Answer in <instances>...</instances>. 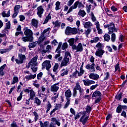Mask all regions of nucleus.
Returning <instances> with one entry per match:
<instances>
[{
    "label": "nucleus",
    "mask_w": 127,
    "mask_h": 127,
    "mask_svg": "<svg viewBox=\"0 0 127 127\" xmlns=\"http://www.w3.org/2000/svg\"><path fill=\"white\" fill-rule=\"evenodd\" d=\"M71 59V54L69 52H65L64 57L61 64V67H65L68 66L69 62Z\"/></svg>",
    "instance_id": "nucleus-1"
},
{
    "label": "nucleus",
    "mask_w": 127,
    "mask_h": 127,
    "mask_svg": "<svg viewBox=\"0 0 127 127\" xmlns=\"http://www.w3.org/2000/svg\"><path fill=\"white\" fill-rule=\"evenodd\" d=\"M24 34L26 36L28 37L30 40H33V33L32 31L28 27L24 28Z\"/></svg>",
    "instance_id": "nucleus-2"
},
{
    "label": "nucleus",
    "mask_w": 127,
    "mask_h": 127,
    "mask_svg": "<svg viewBox=\"0 0 127 127\" xmlns=\"http://www.w3.org/2000/svg\"><path fill=\"white\" fill-rule=\"evenodd\" d=\"M77 7H78L79 8L83 7V4L81 2H79V1H76L74 4L69 8L67 11V13H70V12L73 11V9H76Z\"/></svg>",
    "instance_id": "nucleus-3"
},
{
    "label": "nucleus",
    "mask_w": 127,
    "mask_h": 127,
    "mask_svg": "<svg viewBox=\"0 0 127 127\" xmlns=\"http://www.w3.org/2000/svg\"><path fill=\"white\" fill-rule=\"evenodd\" d=\"M105 28H108L109 30V34H112L113 32H117V28L115 27L114 23H111L110 24H107L104 26Z\"/></svg>",
    "instance_id": "nucleus-4"
},
{
    "label": "nucleus",
    "mask_w": 127,
    "mask_h": 127,
    "mask_svg": "<svg viewBox=\"0 0 127 127\" xmlns=\"http://www.w3.org/2000/svg\"><path fill=\"white\" fill-rule=\"evenodd\" d=\"M38 59V56H36L33 57L29 62L28 65L26 66V68H30V66H37V60Z\"/></svg>",
    "instance_id": "nucleus-5"
},
{
    "label": "nucleus",
    "mask_w": 127,
    "mask_h": 127,
    "mask_svg": "<svg viewBox=\"0 0 127 127\" xmlns=\"http://www.w3.org/2000/svg\"><path fill=\"white\" fill-rule=\"evenodd\" d=\"M72 49L73 50H76V52H82L83 51V45L82 43H78L77 46L73 45L72 47Z\"/></svg>",
    "instance_id": "nucleus-6"
},
{
    "label": "nucleus",
    "mask_w": 127,
    "mask_h": 127,
    "mask_svg": "<svg viewBox=\"0 0 127 127\" xmlns=\"http://www.w3.org/2000/svg\"><path fill=\"white\" fill-rule=\"evenodd\" d=\"M82 115H83V116H81L79 120V122L82 123V125H85L88 121V119H89V116H86L85 111L83 112Z\"/></svg>",
    "instance_id": "nucleus-7"
},
{
    "label": "nucleus",
    "mask_w": 127,
    "mask_h": 127,
    "mask_svg": "<svg viewBox=\"0 0 127 127\" xmlns=\"http://www.w3.org/2000/svg\"><path fill=\"white\" fill-rule=\"evenodd\" d=\"M19 59H15V62L17 64H22L23 63V61L25 60L26 57L25 55L22 54H18Z\"/></svg>",
    "instance_id": "nucleus-8"
},
{
    "label": "nucleus",
    "mask_w": 127,
    "mask_h": 127,
    "mask_svg": "<svg viewBox=\"0 0 127 127\" xmlns=\"http://www.w3.org/2000/svg\"><path fill=\"white\" fill-rule=\"evenodd\" d=\"M73 90H75V91H77V90H78L80 93V97H82V96L84 95V89L81 88V86L80 85L79 82H77L76 83L75 86Z\"/></svg>",
    "instance_id": "nucleus-9"
},
{
    "label": "nucleus",
    "mask_w": 127,
    "mask_h": 127,
    "mask_svg": "<svg viewBox=\"0 0 127 127\" xmlns=\"http://www.w3.org/2000/svg\"><path fill=\"white\" fill-rule=\"evenodd\" d=\"M43 13H44V8H43V6L40 5L38 6L37 8V14L40 18L42 17V14H43Z\"/></svg>",
    "instance_id": "nucleus-10"
},
{
    "label": "nucleus",
    "mask_w": 127,
    "mask_h": 127,
    "mask_svg": "<svg viewBox=\"0 0 127 127\" xmlns=\"http://www.w3.org/2000/svg\"><path fill=\"white\" fill-rule=\"evenodd\" d=\"M42 65L43 68H44V69H45L46 68L47 71H48V70H49V69L51 68V64L50 63V61H44L42 63Z\"/></svg>",
    "instance_id": "nucleus-11"
},
{
    "label": "nucleus",
    "mask_w": 127,
    "mask_h": 127,
    "mask_svg": "<svg viewBox=\"0 0 127 127\" xmlns=\"http://www.w3.org/2000/svg\"><path fill=\"white\" fill-rule=\"evenodd\" d=\"M85 68L87 70H89L90 72H95L96 70L95 69V63H92L91 64H87L85 66Z\"/></svg>",
    "instance_id": "nucleus-12"
},
{
    "label": "nucleus",
    "mask_w": 127,
    "mask_h": 127,
    "mask_svg": "<svg viewBox=\"0 0 127 127\" xmlns=\"http://www.w3.org/2000/svg\"><path fill=\"white\" fill-rule=\"evenodd\" d=\"M59 82L57 83H55L51 86V92H53V93H56L58 90H59Z\"/></svg>",
    "instance_id": "nucleus-13"
},
{
    "label": "nucleus",
    "mask_w": 127,
    "mask_h": 127,
    "mask_svg": "<svg viewBox=\"0 0 127 127\" xmlns=\"http://www.w3.org/2000/svg\"><path fill=\"white\" fill-rule=\"evenodd\" d=\"M82 81L85 86H91L92 84H95L96 83L94 80H91L90 79H83Z\"/></svg>",
    "instance_id": "nucleus-14"
},
{
    "label": "nucleus",
    "mask_w": 127,
    "mask_h": 127,
    "mask_svg": "<svg viewBox=\"0 0 127 127\" xmlns=\"http://www.w3.org/2000/svg\"><path fill=\"white\" fill-rule=\"evenodd\" d=\"M46 90V88H45V86H42L41 87V90H38V95L39 97H41V98H43L44 97V94H43V92H44Z\"/></svg>",
    "instance_id": "nucleus-15"
},
{
    "label": "nucleus",
    "mask_w": 127,
    "mask_h": 127,
    "mask_svg": "<svg viewBox=\"0 0 127 127\" xmlns=\"http://www.w3.org/2000/svg\"><path fill=\"white\" fill-rule=\"evenodd\" d=\"M105 53V52L103 49H98L97 51L95 52V55L96 56H97L98 57H100V58H102V56L104 55V54Z\"/></svg>",
    "instance_id": "nucleus-16"
},
{
    "label": "nucleus",
    "mask_w": 127,
    "mask_h": 127,
    "mask_svg": "<svg viewBox=\"0 0 127 127\" xmlns=\"http://www.w3.org/2000/svg\"><path fill=\"white\" fill-rule=\"evenodd\" d=\"M95 25L96 26V29L97 30L98 34H102L103 33V30L100 28V22L98 21L95 22Z\"/></svg>",
    "instance_id": "nucleus-17"
},
{
    "label": "nucleus",
    "mask_w": 127,
    "mask_h": 127,
    "mask_svg": "<svg viewBox=\"0 0 127 127\" xmlns=\"http://www.w3.org/2000/svg\"><path fill=\"white\" fill-rule=\"evenodd\" d=\"M84 28L88 29L91 28L93 26V23L90 21L85 22L83 24Z\"/></svg>",
    "instance_id": "nucleus-18"
},
{
    "label": "nucleus",
    "mask_w": 127,
    "mask_h": 127,
    "mask_svg": "<svg viewBox=\"0 0 127 127\" xmlns=\"http://www.w3.org/2000/svg\"><path fill=\"white\" fill-rule=\"evenodd\" d=\"M57 53H58V54H56L55 56V59H57L58 58V61L59 62H61V61H62V59L63 58L62 57H60V56H61V51H58L57 52Z\"/></svg>",
    "instance_id": "nucleus-19"
},
{
    "label": "nucleus",
    "mask_w": 127,
    "mask_h": 127,
    "mask_svg": "<svg viewBox=\"0 0 127 127\" xmlns=\"http://www.w3.org/2000/svg\"><path fill=\"white\" fill-rule=\"evenodd\" d=\"M89 78L92 80H98L99 79V75L97 73H91L89 75Z\"/></svg>",
    "instance_id": "nucleus-20"
},
{
    "label": "nucleus",
    "mask_w": 127,
    "mask_h": 127,
    "mask_svg": "<svg viewBox=\"0 0 127 127\" xmlns=\"http://www.w3.org/2000/svg\"><path fill=\"white\" fill-rule=\"evenodd\" d=\"M32 26H34L35 28L38 27V20L36 19H33L31 21Z\"/></svg>",
    "instance_id": "nucleus-21"
},
{
    "label": "nucleus",
    "mask_w": 127,
    "mask_h": 127,
    "mask_svg": "<svg viewBox=\"0 0 127 127\" xmlns=\"http://www.w3.org/2000/svg\"><path fill=\"white\" fill-rule=\"evenodd\" d=\"M71 96L72 93L71 92V90L70 89H68L65 92V97L66 99H71L70 98H71Z\"/></svg>",
    "instance_id": "nucleus-22"
},
{
    "label": "nucleus",
    "mask_w": 127,
    "mask_h": 127,
    "mask_svg": "<svg viewBox=\"0 0 127 127\" xmlns=\"http://www.w3.org/2000/svg\"><path fill=\"white\" fill-rule=\"evenodd\" d=\"M25 79H26V80H32V79H35V78H36V74H30V75H28L25 76Z\"/></svg>",
    "instance_id": "nucleus-23"
},
{
    "label": "nucleus",
    "mask_w": 127,
    "mask_h": 127,
    "mask_svg": "<svg viewBox=\"0 0 127 127\" xmlns=\"http://www.w3.org/2000/svg\"><path fill=\"white\" fill-rule=\"evenodd\" d=\"M101 96L102 93H101V92L99 91H95L92 95V97H94L95 98H100V97H101Z\"/></svg>",
    "instance_id": "nucleus-24"
},
{
    "label": "nucleus",
    "mask_w": 127,
    "mask_h": 127,
    "mask_svg": "<svg viewBox=\"0 0 127 127\" xmlns=\"http://www.w3.org/2000/svg\"><path fill=\"white\" fill-rule=\"evenodd\" d=\"M78 74L79 71L76 70L71 75H70L69 77L70 78H71V79L74 78H78V77H80V76L78 75Z\"/></svg>",
    "instance_id": "nucleus-25"
},
{
    "label": "nucleus",
    "mask_w": 127,
    "mask_h": 127,
    "mask_svg": "<svg viewBox=\"0 0 127 127\" xmlns=\"http://www.w3.org/2000/svg\"><path fill=\"white\" fill-rule=\"evenodd\" d=\"M1 15L3 17H9L10 16V10H9L7 11V13H6L5 11H3L1 13Z\"/></svg>",
    "instance_id": "nucleus-26"
},
{
    "label": "nucleus",
    "mask_w": 127,
    "mask_h": 127,
    "mask_svg": "<svg viewBox=\"0 0 127 127\" xmlns=\"http://www.w3.org/2000/svg\"><path fill=\"white\" fill-rule=\"evenodd\" d=\"M6 67V64H4L0 67V76L4 75V72H3V70L4 68Z\"/></svg>",
    "instance_id": "nucleus-27"
},
{
    "label": "nucleus",
    "mask_w": 127,
    "mask_h": 127,
    "mask_svg": "<svg viewBox=\"0 0 127 127\" xmlns=\"http://www.w3.org/2000/svg\"><path fill=\"white\" fill-rule=\"evenodd\" d=\"M40 125L41 127H47L49 125V122L46 121L45 122H42V121H40Z\"/></svg>",
    "instance_id": "nucleus-28"
},
{
    "label": "nucleus",
    "mask_w": 127,
    "mask_h": 127,
    "mask_svg": "<svg viewBox=\"0 0 127 127\" xmlns=\"http://www.w3.org/2000/svg\"><path fill=\"white\" fill-rule=\"evenodd\" d=\"M65 75H68V70L67 69H63L61 71V76L62 77L65 76Z\"/></svg>",
    "instance_id": "nucleus-29"
},
{
    "label": "nucleus",
    "mask_w": 127,
    "mask_h": 127,
    "mask_svg": "<svg viewBox=\"0 0 127 127\" xmlns=\"http://www.w3.org/2000/svg\"><path fill=\"white\" fill-rule=\"evenodd\" d=\"M71 31H72V28L71 27H67L65 29V34L66 35H70L71 34Z\"/></svg>",
    "instance_id": "nucleus-30"
},
{
    "label": "nucleus",
    "mask_w": 127,
    "mask_h": 127,
    "mask_svg": "<svg viewBox=\"0 0 127 127\" xmlns=\"http://www.w3.org/2000/svg\"><path fill=\"white\" fill-rule=\"evenodd\" d=\"M56 7L55 9L56 10H59L60 9H61V2L60 1H58L56 2L55 4Z\"/></svg>",
    "instance_id": "nucleus-31"
},
{
    "label": "nucleus",
    "mask_w": 127,
    "mask_h": 127,
    "mask_svg": "<svg viewBox=\"0 0 127 127\" xmlns=\"http://www.w3.org/2000/svg\"><path fill=\"white\" fill-rule=\"evenodd\" d=\"M34 103V104H36L37 106H40V105H41V101H40L39 98H38L37 97L35 98Z\"/></svg>",
    "instance_id": "nucleus-32"
},
{
    "label": "nucleus",
    "mask_w": 127,
    "mask_h": 127,
    "mask_svg": "<svg viewBox=\"0 0 127 127\" xmlns=\"http://www.w3.org/2000/svg\"><path fill=\"white\" fill-rule=\"evenodd\" d=\"M18 83V77L17 76H14L11 82V85H14V84Z\"/></svg>",
    "instance_id": "nucleus-33"
},
{
    "label": "nucleus",
    "mask_w": 127,
    "mask_h": 127,
    "mask_svg": "<svg viewBox=\"0 0 127 127\" xmlns=\"http://www.w3.org/2000/svg\"><path fill=\"white\" fill-rule=\"evenodd\" d=\"M34 97H35V92L33 91V89H31L30 91V99L33 100Z\"/></svg>",
    "instance_id": "nucleus-34"
},
{
    "label": "nucleus",
    "mask_w": 127,
    "mask_h": 127,
    "mask_svg": "<svg viewBox=\"0 0 127 127\" xmlns=\"http://www.w3.org/2000/svg\"><path fill=\"white\" fill-rule=\"evenodd\" d=\"M45 39V36H44V35L42 33H41V36H40L39 38V43H42V42H43L44 41V40Z\"/></svg>",
    "instance_id": "nucleus-35"
},
{
    "label": "nucleus",
    "mask_w": 127,
    "mask_h": 127,
    "mask_svg": "<svg viewBox=\"0 0 127 127\" xmlns=\"http://www.w3.org/2000/svg\"><path fill=\"white\" fill-rule=\"evenodd\" d=\"M78 15L80 17H84L86 15V12L84 10H80L78 13Z\"/></svg>",
    "instance_id": "nucleus-36"
},
{
    "label": "nucleus",
    "mask_w": 127,
    "mask_h": 127,
    "mask_svg": "<svg viewBox=\"0 0 127 127\" xmlns=\"http://www.w3.org/2000/svg\"><path fill=\"white\" fill-rule=\"evenodd\" d=\"M52 122H53V123H55V124L57 125L58 127H60V125H61L60 122L59 121H58L57 119H56V118H53L52 119Z\"/></svg>",
    "instance_id": "nucleus-37"
},
{
    "label": "nucleus",
    "mask_w": 127,
    "mask_h": 127,
    "mask_svg": "<svg viewBox=\"0 0 127 127\" xmlns=\"http://www.w3.org/2000/svg\"><path fill=\"white\" fill-rule=\"evenodd\" d=\"M22 41H24V42H26L27 41H29L30 42H32V41H33V40L29 39V38H28V37L26 36L25 37H23L22 38Z\"/></svg>",
    "instance_id": "nucleus-38"
},
{
    "label": "nucleus",
    "mask_w": 127,
    "mask_h": 127,
    "mask_svg": "<svg viewBox=\"0 0 127 127\" xmlns=\"http://www.w3.org/2000/svg\"><path fill=\"white\" fill-rule=\"evenodd\" d=\"M110 72H104V81L109 80V78H110Z\"/></svg>",
    "instance_id": "nucleus-39"
},
{
    "label": "nucleus",
    "mask_w": 127,
    "mask_h": 127,
    "mask_svg": "<svg viewBox=\"0 0 127 127\" xmlns=\"http://www.w3.org/2000/svg\"><path fill=\"white\" fill-rule=\"evenodd\" d=\"M99 40H100V38L96 37L93 38V39L90 41V42L91 43H97V42H99Z\"/></svg>",
    "instance_id": "nucleus-40"
},
{
    "label": "nucleus",
    "mask_w": 127,
    "mask_h": 127,
    "mask_svg": "<svg viewBox=\"0 0 127 127\" xmlns=\"http://www.w3.org/2000/svg\"><path fill=\"white\" fill-rule=\"evenodd\" d=\"M51 18H52L51 15H50V14H49L46 17V19L44 21V22L43 23V24H45L47 23V22H48V21L51 19Z\"/></svg>",
    "instance_id": "nucleus-41"
},
{
    "label": "nucleus",
    "mask_w": 127,
    "mask_h": 127,
    "mask_svg": "<svg viewBox=\"0 0 127 127\" xmlns=\"http://www.w3.org/2000/svg\"><path fill=\"white\" fill-rule=\"evenodd\" d=\"M68 42L69 43L70 46H72L73 47L74 45V43L75 42V39L74 38H71L68 40Z\"/></svg>",
    "instance_id": "nucleus-42"
},
{
    "label": "nucleus",
    "mask_w": 127,
    "mask_h": 127,
    "mask_svg": "<svg viewBox=\"0 0 127 127\" xmlns=\"http://www.w3.org/2000/svg\"><path fill=\"white\" fill-rule=\"evenodd\" d=\"M91 18L93 22H97V18L95 16V15H94V13L93 12H91Z\"/></svg>",
    "instance_id": "nucleus-43"
},
{
    "label": "nucleus",
    "mask_w": 127,
    "mask_h": 127,
    "mask_svg": "<svg viewBox=\"0 0 127 127\" xmlns=\"http://www.w3.org/2000/svg\"><path fill=\"white\" fill-rule=\"evenodd\" d=\"M84 73H85V70H84L83 68H82V67L80 68L79 72L78 71V75L79 76H81L82 75H83Z\"/></svg>",
    "instance_id": "nucleus-44"
},
{
    "label": "nucleus",
    "mask_w": 127,
    "mask_h": 127,
    "mask_svg": "<svg viewBox=\"0 0 127 127\" xmlns=\"http://www.w3.org/2000/svg\"><path fill=\"white\" fill-rule=\"evenodd\" d=\"M50 28H48L46 29H45L43 31V32L42 33V34H45V33H47L48 35H49V34L50 33Z\"/></svg>",
    "instance_id": "nucleus-45"
},
{
    "label": "nucleus",
    "mask_w": 127,
    "mask_h": 127,
    "mask_svg": "<svg viewBox=\"0 0 127 127\" xmlns=\"http://www.w3.org/2000/svg\"><path fill=\"white\" fill-rule=\"evenodd\" d=\"M78 33V29L76 28H71V34H77Z\"/></svg>",
    "instance_id": "nucleus-46"
},
{
    "label": "nucleus",
    "mask_w": 127,
    "mask_h": 127,
    "mask_svg": "<svg viewBox=\"0 0 127 127\" xmlns=\"http://www.w3.org/2000/svg\"><path fill=\"white\" fill-rule=\"evenodd\" d=\"M104 38L105 41H110V36L108 34H105V35L104 36Z\"/></svg>",
    "instance_id": "nucleus-47"
},
{
    "label": "nucleus",
    "mask_w": 127,
    "mask_h": 127,
    "mask_svg": "<svg viewBox=\"0 0 127 127\" xmlns=\"http://www.w3.org/2000/svg\"><path fill=\"white\" fill-rule=\"evenodd\" d=\"M91 111H92V107L88 105L86 108V112L88 113V114H90V113H91Z\"/></svg>",
    "instance_id": "nucleus-48"
},
{
    "label": "nucleus",
    "mask_w": 127,
    "mask_h": 127,
    "mask_svg": "<svg viewBox=\"0 0 127 127\" xmlns=\"http://www.w3.org/2000/svg\"><path fill=\"white\" fill-rule=\"evenodd\" d=\"M6 52H9V50H7V49L0 50V54H3L4 53H6Z\"/></svg>",
    "instance_id": "nucleus-49"
},
{
    "label": "nucleus",
    "mask_w": 127,
    "mask_h": 127,
    "mask_svg": "<svg viewBox=\"0 0 127 127\" xmlns=\"http://www.w3.org/2000/svg\"><path fill=\"white\" fill-rule=\"evenodd\" d=\"M91 31H92L91 28H88L87 30H85V34H86V36H88V35L91 33Z\"/></svg>",
    "instance_id": "nucleus-50"
},
{
    "label": "nucleus",
    "mask_w": 127,
    "mask_h": 127,
    "mask_svg": "<svg viewBox=\"0 0 127 127\" xmlns=\"http://www.w3.org/2000/svg\"><path fill=\"white\" fill-rule=\"evenodd\" d=\"M67 100V102L65 104V105H64V109H67V108H68V107H69V105H70V101L71 100V99H66Z\"/></svg>",
    "instance_id": "nucleus-51"
},
{
    "label": "nucleus",
    "mask_w": 127,
    "mask_h": 127,
    "mask_svg": "<svg viewBox=\"0 0 127 127\" xmlns=\"http://www.w3.org/2000/svg\"><path fill=\"white\" fill-rule=\"evenodd\" d=\"M52 108V105H51V104L50 103H48V105L47 106V110H46V113H48L49 111H50V109Z\"/></svg>",
    "instance_id": "nucleus-52"
},
{
    "label": "nucleus",
    "mask_w": 127,
    "mask_h": 127,
    "mask_svg": "<svg viewBox=\"0 0 127 127\" xmlns=\"http://www.w3.org/2000/svg\"><path fill=\"white\" fill-rule=\"evenodd\" d=\"M122 106L121 105H119L118 106V107L116 109V112L120 114L122 112Z\"/></svg>",
    "instance_id": "nucleus-53"
},
{
    "label": "nucleus",
    "mask_w": 127,
    "mask_h": 127,
    "mask_svg": "<svg viewBox=\"0 0 127 127\" xmlns=\"http://www.w3.org/2000/svg\"><path fill=\"white\" fill-rule=\"evenodd\" d=\"M43 75V73H42V72H40L39 74H38L37 75V80H41Z\"/></svg>",
    "instance_id": "nucleus-54"
},
{
    "label": "nucleus",
    "mask_w": 127,
    "mask_h": 127,
    "mask_svg": "<svg viewBox=\"0 0 127 127\" xmlns=\"http://www.w3.org/2000/svg\"><path fill=\"white\" fill-rule=\"evenodd\" d=\"M58 67H59V65L58 64H55L53 68L54 72H55L57 71V70H58Z\"/></svg>",
    "instance_id": "nucleus-55"
},
{
    "label": "nucleus",
    "mask_w": 127,
    "mask_h": 127,
    "mask_svg": "<svg viewBox=\"0 0 127 127\" xmlns=\"http://www.w3.org/2000/svg\"><path fill=\"white\" fill-rule=\"evenodd\" d=\"M33 115L34 116H35V122H37V120H38V118H39V116H38V114L36 112L34 111L33 112Z\"/></svg>",
    "instance_id": "nucleus-56"
},
{
    "label": "nucleus",
    "mask_w": 127,
    "mask_h": 127,
    "mask_svg": "<svg viewBox=\"0 0 127 127\" xmlns=\"http://www.w3.org/2000/svg\"><path fill=\"white\" fill-rule=\"evenodd\" d=\"M83 112H80L79 113H77L74 117V120H78V119H79L80 117H81V114L83 115Z\"/></svg>",
    "instance_id": "nucleus-57"
},
{
    "label": "nucleus",
    "mask_w": 127,
    "mask_h": 127,
    "mask_svg": "<svg viewBox=\"0 0 127 127\" xmlns=\"http://www.w3.org/2000/svg\"><path fill=\"white\" fill-rule=\"evenodd\" d=\"M20 8V5H16L14 7V11L19 12V9Z\"/></svg>",
    "instance_id": "nucleus-58"
},
{
    "label": "nucleus",
    "mask_w": 127,
    "mask_h": 127,
    "mask_svg": "<svg viewBox=\"0 0 127 127\" xmlns=\"http://www.w3.org/2000/svg\"><path fill=\"white\" fill-rule=\"evenodd\" d=\"M74 1H75V0H69L67 1V5H68V6H71V5H72V4L74 3Z\"/></svg>",
    "instance_id": "nucleus-59"
},
{
    "label": "nucleus",
    "mask_w": 127,
    "mask_h": 127,
    "mask_svg": "<svg viewBox=\"0 0 127 127\" xmlns=\"http://www.w3.org/2000/svg\"><path fill=\"white\" fill-rule=\"evenodd\" d=\"M35 46H36V42L32 43L29 45V48H34Z\"/></svg>",
    "instance_id": "nucleus-60"
},
{
    "label": "nucleus",
    "mask_w": 127,
    "mask_h": 127,
    "mask_svg": "<svg viewBox=\"0 0 127 127\" xmlns=\"http://www.w3.org/2000/svg\"><path fill=\"white\" fill-rule=\"evenodd\" d=\"M68 47V45L66 44V43H64L63 44L62 47V50H65V49H67Z\"/></svg>",
    "instance_id": "nucleus-61"
},
{
    "label": "nucleus",
    "mask_w": 127,
    "mask_h": 127,
    "mask_svg": "<svg viewBox=\"0 0 127 127\" xmlns=\"http://www.w3.org/2000/svg\"><path fill=\"white\" fill-rule=\"evenodd\" d=\"M111 41L112 42H115V41H116V34L113 33L112 34Z\"/></svg>",
    "instance_id": "nucleus-62"
},
{
    "label": "nucleus",
    "mask_w": 127,
    "mask_h": 127,
    "mask_svg": "<svg viewBox=\"0 0 127 127\" xmlns=\"http://www.w3.org/2000/svg\"><path fill=\"white\" fill-rule=\"evenodd\" d=\"M31 68L32 69L33 72H34V73H35V72H36V71H37V66H31Z\"/></svg>",
    "instance_id": "nucleus-63"
},
{
    "label": "nucleus",
    "mask_w": 127,
    "mask_h": 127,
    "mask_svg": "<svg viewBox=\"0 0 127 127\" xmlns=\"http://www.w3.org/2000/svg\"><path fill=\"white\" fill-rule=\"evenodd\" d=\"M6 29H10V22L8 21L6 23Z\"/></svg>",
    "instance_id": "nucleus-64"
}]
</instances>
